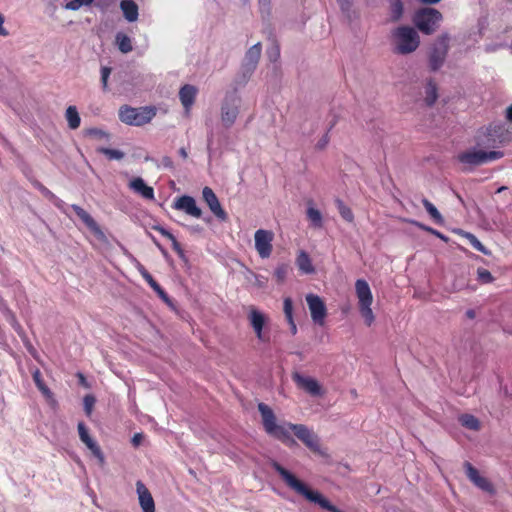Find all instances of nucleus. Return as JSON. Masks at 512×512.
Listing matches in <instances>:
<instances>
[{
    "label": "nucleus",
    "mask_w": 512,
    "mask_h": 512,
    "mask_svg": "<svg viewBox=\"0 0 512 512\" xmlns=\"http://www.w3.org/2000/svg\"><path fill=\"white\" fill-rule=\"evenodd\" d=\"M274 470L280 475L285 484L297 494L303 496L307 501L319 505L330 512H342L332 505L319 491L311 489L307 484L298 479L293 473L285 469L279 463L272 464Z\"/></svg>",
    "instance_id": "1"
},
{
    "label": "nucleus",
    "mask_w": 512,
    "mask_h": 512,
    "mask_svg": "<svg viewBox=\"0 0 512 512\" xmlns=\"http://www.w3.org/2000/svg\"><path fill=\"white\" fill-rule=\"evenodd\" d=\"M258 410L261 414L262 424L267 434L288 446H292L296 443L294 438L289 436V422L278 421L273 410L264 403L258 404Z\"/></svg>",
    "instance_id": "2"
},
{
    "label": "nucleus",
    "mask_w": 512,
    "mask_h": 512,
    "mask_svg": "<svg viewBox=\"0 0 512 512\" xmlns=\"http://www.w3.org/2000/svg\"><path fill=\"white\" fill-rule=\"evenodd\" d=\"M391 38L394 51L401 55L414 52L420 44L417 31L409 26L397 27L392 31Z\"/></svg>",
    "instance_id": "3"
},
{
    "label": "nucleus",
    "mask_w": 512,
    "mask_h": 512,
    "mask_svg": "<svg viewBox=\"0 0 512 512\" xmlns=\"http://www.w3.org/2000/svg\"><path fill=\"white\" fill-rule=\"evenodd\" d=\"M355 294L358 301V310L363 318L364 324L370 327L375 322V314L372 310L374 297L368 282L358 279L355 282Z\"/></svg>",
    "instance_id": "4"
},
{
    "label": "nucleus",
    "mask_w": 512,
    "mask_h": 512,
    "mask_svg": "<svg viewBox=\"0 0 512 512\" xmlns=\"http://www.w3.org/2000/svg\"><path fill=\"white\" fill-rule=\"evenodd\" d=\"M156 115L153 107L133 108L123 106L119 109V119L127 125L141 126L149 123Z\"/></svg>",
    "instance_id": "5"
},
{
    "label": "nucleus",
    "mask_w": 512,
    "mask_h": 512,
    "mask_svg": "<svg viewBox=\"0 0 512 512\" xmlns=\"http://www.w3.org/2000/svg\"><path fill=\"white\" fill-rule=\"evenodd\" d=\"M441 21L442 14L434 8H423L414 16V23L417 28L428 35L439 27Z\"/></svg>",
    "instance_id": "6"
},
{
    "label": "nucleus",
    "mask_w": 512,
    "mask_h": 512,
    "mask_svg": "<svg viewBox=\"0 0 512 512\" xmlns=\"http://www.w3.org/2000/svg\"><path fill=\"white\" fill-rule=\"evenodd\" d=\"M503 153L500 151L485 152L478 148L468 149L458 155L460 163L469 166H477L490 161L500 159Z\"/></svg>",
    "instance_id": "7"
},
{
    "label": "nucleus",
    "mask_w": 512,
    "mask_h": 512,
    "mask_svg": "<svg viewBox=\"0 0 512 512\" xmlns=\"http://www.w3.org/2000/svg\"><path fill=\"white\" fill-rule=\"evenodd\" d=\"M292 434L302 441L312 452L322 456L326 454L320 444L318 436L305 425L290 423L289 436H292Z\"/></svg>",
    "instance_id": "8"
},
{
    "label": "nucleus",
    "mask_w": 512,
    "mask_h": 512,
    "mask_svg": "<svg viewBox=\"0 0 512 512\" xmlns=\"http://www.w3.org/2000/svg\"><path fill=\"white\" fill-rule=\"evenodd\" d=\"M240 99L235 95H227L221 104L220 121L224 128L228 129L234 125L239 115Z\"/></svg>",
    "instance_id": "9"
},
{
    "label": "nucleus",
    "mask_w": 512,
    "mask_h": 512,
    "mask_svg": "<svg viewBox=\"0 0 512 512\" xmlns=\"http://www.w3.org/2000/svg\"><path fill=\"white\" fill-rule=\"evenodd\" d=\"M248 320L257 339L262 343H268L270 341V334L266 330V326L269 323L268 315L255 307H250Z\"/></svg>",
    "instance_id": "10"
},
{
    "label": "nucleus",
    "mask_w": 512,
    "mask_h": 512,
    "mask_svg": "<svg viewBox=\"0 0 512 512\" xmlns=\"http://www.w3.org/2000/svg\"><path fill=\"white\" fill-rule=\"evenodd\" d=\"M274 232L258 229L254 233V248L261 259H268L273 252Z\"/></svg>",
    "instance_id": "11"
},
{
    "label": "nucleus",
    "mask_w": 512,
    "mask_h": 512,
    "mask_svg": "<svg viewBox=\"0 0 512 512\" xmlns=\"http://www.w3.org/2000/svg\"><path fill=\"white\" fill-rule=\"evenodd\" d=\"M305 300L313 323L318 326H323L328 314L327 307L323 299L316 294L309 293L305 296Z\"/></svg>",
    "instance_id": "12"
},
{
    "label": "nucleus",
    "mask_w": 512,
    "mask_h": 512,
    "mask_svg": "<svg viewBox=\"0 0 512 512\" xmlns=\"http://www.w3.org/2000/svg\"><path fill=\"white\" fill-rule=\"evenodd\" d=\"M293 380L298 388L302 389L310 396L322 397L325 394L323 386L319 383L318 380L311 376H305L299 373H295L293 375Z\"/></svg>",
    "instance_id": "13"
},
{
    "label": "nucleus",
    "mask_w": 512,
    "mask_h": 512,
    "mask_svg": "<svg viewBox=\"0 0 512 512\" xmlns=\"http://www.w3.org/2000/svg\"><path fill=\"white\" fill-rule=\"evenodd\" d=\"M449 38L447 35H442L434 42L430 51V65L432 69H438L446 56L448 51Z\"/></svg>",
    "instance_id": "14"
},
{
    "label": "nucleus",
    "mask_w": 512,
    "mask_h": 512,
    "mask_svg": "<svg viewBox=\"0 0 512 512\" xmlns=\"http://www.w3.org/2000/svg\"><path fill=\"white\" fill-rule=\"evenodd\" d=\"M464 468L468 479L480 490L493 495L495 488L493 484L485 476L481 475L480 472L473 467L469 462L464 463Z\"/></svg>",
    "instance_id": "15"
},
{
    "label": "nucleus",
    "mask_w": 512,
    "mask_h": 512,
    "mask_svg": "<svg viewBox=\"0 0 512 512\" xmlns=\"http://www.w3.org/2000/svg\"><path fill=\"white\" fill-rule=\"evenodd\" d=\"M71 208L76 213V215L81 219V221L86 225V227L90 230V232L94 235L97 241L106 243V236L97 224V222L91 217V215L86 212L83 208L78 205H71Z\"/></svg>",
    "instance_id": "16"
},
{
    "label": "nucleus",
    "mask_w": 512,
    "mask_h": 512,
    "mask_svg": "<svg viewBox=\"0 0 512 512\" xmlns=\"http://www.w3.org/2000/svg\"><path fill=\"white\" fill-rule=\"evenodd\" d=\"M77 428L80 440L86 445V447L90 450L92 455L98 460L99 464L104 465V454L99 445L96 443V441L89 435L88 429L86 428L84 423L79 422Z\"/></svg>",
    "instance_id": "17"
},
{
    "label": "nucleus",
    "mask_w": 512,
    "mask_h": 512,
    "mask_svg": "<svg viewBox=\"0 0 512 512\" xmlns=\"http://www.w3.org/2000/svg\"><path fill=\"white\" fill-rule=\"evenodd\" d=\"M172 207L194 218H200L202 216V210L197 206L196 200L188 195L176 198Z\"/></svg>",
    "instance_id": "18"
},
{
    "label": "nucleus",
    "mask_w": 512,
    "mask_h": 512,
    "mask_svg": "<svg viewBox=\"0 0 512 512\" xmlns=\"http://www.w3.org/2000/svg\"><path fill=\"white\" fill-rule=\"evenodd\" d=\"M202 196L204 201L207 203L211 212L220 220H226L227 214L223 210L216 194L210 187H204L202 190Z\"/></svg>",
    "instance_id": "19"
},
{
    "label": "nucleus",
    "mask_w": 512,
    "mask_h": 512,
    "mask_svg": "<svg viewBox=\"0 0 512 512\" xmlns=\"http://www.w3.org/2000/svg\"><path fill=\"white\" fill-rule=\"evenodd\" d=\"M136 492L143 512H155L154 499L148 488L141 481L136 482Z\"/></svg>",
    "instance_id": "20"
},
{
    "label": "nucleus",
    "mask_w": 512,
    "mask_h": 512,
    "mask_svg": "<svg viewBox=\"0 0 512 512\" xmlns=\"http://www.w3.org/2000/svg\"><path fill=\"white\" fill-rule=\"evenodd\" d=\"M198 89L190 84H186L181 87L179 91V100L184 108L186 115H189L192 106L195 103Z\"/></svg>",
    "instance_id": "21"
},
{
    "label": "nucleus",
    "mask_w": 512,
    "mask_h": 512,
    "mask_svg": "<svg viewBox=\"0 0 512 512\" xmlns=\"http://www.w3.org/2000/svg\"><path fill=\"white\" fill-rule=\"evenodd\" d=\"M129 188L146 200H154V189L148 186L141 177H134L128 184Z\"/></svg>",
    "instance_id": "22"
},
{
    "label": "nucleus",
    "mask_w": 512,
    "mask_h": 512,
    "mask_svg": "<svg viewBox=\"0 0 512 512\" xmlns=\"http://www.w3.org/2000/svg\"><path fill=\"white\" fill-rule=\"evenodd\" d=\"M261 56V44L257 43L250 47L248 51L246 52L243 66L247 71L252 72Z\"/></svg>",
    "instance_id": "23"
},
{
    "label": "nucleus",
    "mask_w": 512,
    "mask_h": 512,
    "mask_svg": "<svg viewBox=\"0 0 512 512\" xmlns=\"http://www.w3.org/2000/svg\"><path fill=\"white\" fill-rule=\"evenodd\" d=\"M120 8L124 15V18L128 22H135L139 16V8L134 0H122L120 2Z\"/></svg>",
    "instance_id": "24"
},
{
    "label": "nucleus",
    "mask_w": 512,
    "mask_h": 512,
    "mask_svg": "<svg viewBox=\"0 0 512 512\" xmlns=\"http://www.w3.org/2000/svg\"><path fill=\"white\" fill-rule=\"evenodd\" d=\"M142 277L148 282V284L150 285V287L158 294V296L166 303H170V299L168 297V295L165 293V291L160 287V285L153 279V277L151 276V274L149 272H147L146 269H144L143 267H141L139 269Z\"/></svg>",
    "instance_id": "25"
},
{
    "label": "nucleus",
    "mask_w": 512,
    "mask_h": 512,
    "mask_svg": "<svg viewBox=\"0 0 512 512\" xmlns=\"http://www.w3.org/2000/svg\"><path fill=\"white\" fill-rule=\"evenodd\" d=\"M115 44L123 54H128L133 50L132 38L123 32H118L116 34Z\"/></svg>",
    "instance_id": "26"
},
{
    "label": "nucleus",
    "mask_w": 512,
    "mask_h": 512,
    "mask_svg": "<svg viewBox=\"0 0 512 512\" xmlns=\"http://www.w3.org/2000/svg\"><path fill=\"white\" fill-rule=\"evenodd\" d=\"M296 264L299 270L304 274H312L314 272L312 261L305 251L299 252L296 259Z\"/></svg>",
    "instance_id": "27"
},
{
    "label": "nucleus",
    "mask_w": 512,
    "mask_h": 512,
    "mask_svg": "<svg viewBox=\"0 0 512 512\" xmlns=\"http://www.w3.org/2000/svg\"><path fill=\"white\" fill-rule=\"evenodd\" d=\"M65 118L70 129H77L80 126L81 118L75 106H69L65 112Z\"/></svg>",
    "instance_id": "28"
},
{
    "label": "nucleus",
    "mask_w": 512,
    "mask_h": 512,
    "mask_svg": "<svg viewBox=\"0 0 512 512\" xmlns=\"http://www.w3.org/2000/svg\"><path fill=\"white\" fill-rule=\"evenodd\" d=\"M459 422L467 429L478 431L480 429L479 420L471 414H463L459 417Z\"/></svg>",
    "instance_id": "29"
},
{
    "label": "nucleus",
    "mask_w": 512,
    "mask_h": 512,
    "mask_svg": "<svg viewBox=\"0 0 512 512\" xmlns=\"http://www.w3.org/2000/svg\"><path fill=\"white\" fill-rule=\"evenodd\" d=\"M86 136L91 138L92 140L99 142H108L110 140V134L99 128H90L86 130Z\"/></svg>",
    "instance_id": "30"
},
{
    "label": "nucleus",
    "mask_w": 512,
    "mask_h": 512,
    "mask_svg": "<svg viewBox=\"0 0 512 512\" xmlns=\"http://www.w3.org/2000/svg\"><path fill=\"white\" fill-rule=\"evenodd\" d=\"M32 376H33L35 385L41 391V393L47 398H50V397L52 398L53 394L50 391V389L45 385V383L42 379V376H41V372L38 369H36L35 371H33Z\"/></svg>",
    "instance_id": "31"
},
{
    "label": "nucleus",
    "mask_w": 512,
    "mask_h": 512,
    "mask_svg": "<svg viewBox=\"0 0 512 512\" xmlns=\"http://www.w3.org/2000/svg\"><path fill=\"white\" fill-rule=\"evenodd\" d=\"M307 218L315 228H321L323 225L321 212L313 206L307 208Z\"/></svg>",
    "instance_id": "32"
},
{
    "label": "nucleus",
    "mask_w": 512,
    "mask_h": 512,
    "mask_svg": "<svg viewBox=\"0 0 512 512\" xmlns=\"http://www.w3.org/2000/svg\"><path fill=\"white\" fill-rule=\"evenodd\" d=\"M459 234H461L463 237H465L469 243L473 246L474 249L477 251L482 252L485 255L489 254V251L483 246V244L477 239V237L469 232L460 231Z\"/></svg>",
    "instance_id": "33"
},
{
    "label": "nucleus",
    "mask_w": 512,
    "mask_h": 512,
    "mask_svg": "<svg viewBox=\"0 0 512 512\" xmlns=\"http://www.w3.org/2000/svg\"><path fill=\"white\" fill-rule=\"evenodd\" d=\"M423 205L427 211V213L431 216V218L438 224L443 223V217L437 208L427 199H423Z\"/></svg>",
    "instance_id": "34"
},
{
    "label": "nucleus",
    "mask_w": 512,
    "mask_h": 512,
    "mask_svg": "<svg viewBox=\"0 0 512 512\" xmlns=\"http://www.w3.org/2000/svg\"><path fill=\"white\" fill-rule=\"evenodd\" d=\"M437 99V88L431 81L425 87V101L428 105L434 104Z\"/></svg>",
    "instance_id": "35"
},
{
    "label": "nucleus",
    "mask_w": 512,
    "mask_h": 512,
    "mask_svg": "<svg viewBox=\"0 0 512 512\" xmlns=\"http://www.w3.org/2000/svg\"><path fill=\"white\" fill-rule=\"evenodd\" d=\"M98 152L104 154L110 160H121L124 157V153L117 149H109V148H98Z\"/></svg>",
    "instance_id": "36"
},
{
    "label": "nucleus",
    "mask_w": 512,
    "mask_h": 512,
    "mask_svg": "<svg viewBox=\"0 0 512 512\" xmlns=\"http://www.w3.org/2000/svg\"><path fill=\"white\" fill-rule=\"evenodd\" d=\"M338 211L342 218L348 222H352L354 215L349 207H347L341 200L336 201Z\"/></svg>",
    "instance_id": "37"
},
{
    "label": "nucleus",
    "mask_w": 512,
    "mask_h": 512,
    "mask_svg": "<svg viewBox=\"0 0 512 512\" xmlns=\"http://www.w3.org/2000/svg\"><path fill=\"white\" fill-rule=\"evenodd\" d=\"M94 0H71L64 5L66 10L77 11L83 6H89Z\"/></svg>",
    "instance_id": "38"
},
{
    "label": "nucleus",
    "mask_w": 512,
    "mask_h": 512,
    "mask_svg": "<svg viewBox=\"0 0 512 512\" xmlns=\"http://www.w3.org/2000/svg\"><path fill=\"white\" fill-rule=\"evenodd\" d=\"M477 280L482 284H488L494 281L492 274L485 268L477 269Z\"/></svg>",
    "instance_id": "39"
},
{
    "label": "nucleus",
    "mask_w": 512,
    "mask_h": 512,
    "mask_svg": "<svg viewBox=\"0 0 512 512\" xmlns=\"http://www.w3.org/2000/svg\"><path fill=\"white\" fill-rule=\"evenodd\" d=\"M288 273V266L286 264H280L274 271V276L278 282H283Z\"/></svg>",
    "instance_id": "40"
},
{
    "label": "nucleus",
    "mask_w": 512,
    "mask_h": 512,
    "mask_svg": "<svg viewBox=\"0 0 512 512\" xmlns=\"http://www.w3.org/2000/svg\"><path fill=\"white\" fill-rule=\"evenodd\" d=\"M96 399L92 395H86L83 399L84 410L87 416H90L93 411Z\"/></svg>",
    "instance_id": "41"
},
{
    "label": "nucleus",
    "mask_w": 512,
    "mask_h": 512,
    "mask_svg": "<svg viewBox=\"0 0 512 512\" xmlns=\"http://www.w3.org/2000/svg\"><path fill=\"white\" fill-rule=\"evenodd\" d=\"M283 311H284L286 320L294 319L293 318V302H292L291 298L287 297L284 299Z\"/></svg>",
    "instance_id": "42"
},
{
    "label": "nucleus",
    "mask_w": 512,
    "mask_h": 512,
    "mask_svg": "<svg viewBox=\"0 0 512 512\" xmlns=\"http://www.w3.org/2000/svg\"><path fill=\"white\" fill-rule=\"evenodd\" d=\"M110 74H111L110 67H102L101 68V82H102L104 89L107 88L108 78H109Z\"/></svg>",
    "instance_id": "43"
},
{
    "label": "nucleus",
    "mask_w": 512,
    "mask_h": 512,
    "mask_svg": "<svg viewBox=\"0 0 512 512\" xmlns=\"http://www.w3.org/2000/svg\"><path fill=\"white\" fill-rule=\"evenodd\" d=\"M253 278H254V284L260 288H263L265 287L266 283H267V278L262 276V275H258V274H253Z\"/></svg>",
    "instance_id": "44"
},
{
    "label": "nucleus",
    "mask_w": 512,
    "mask_h": 512,
    "mask_svg": "<svg viewBox=\"0 0 512 512\" xmlns=\"http://www.w3.org/2000/svg\"><path fill=\"white\" fill-rule=\"evenodd\" d=\"M328 142H329V136H328V134L326 133V134H324V135L320 138V140L317 142L316 147H317L318 149H324V148L327 146Z\"/></svg>",
    "instance_id": "45"
},
{
    "label": "nucleus",
    "mask_w": 512,
    "mask_h": 512,
    "mask_svg": "<svg viewBox=\"0 0 512 512\" xmlns=\"http://www.w3.org/2000/svg\"><path fill=\"white\" fill-rule=\"evenodd\" d=\"M4 22H5V18L4 16L0 13V35L1 36H8L9 35V32L7 31V29L4 27Z\"/></svg>",
    "instance_id": "46"
},
{
    "label": "nucleus",
    "mask_w": 512,
    "mask_h": 512,
    "mask_svg": "<svg viewBox=\"0 0 512 512\" xmlns=\"http://www.w3.org/2000/svg\"><path fill=\"white\" fill-rule=\"evenodd\" d=\"M143 438H144V436L141 433L134 434V436L132 437V444L135 447L139 446L142 443Z\"/></svg>",
    "instance_id": "47"
},
{
    "label": "nucleus",
    "mask_w": 512,
    "mask_h": 512,
    "mask_svg": "<svg viewBox=\"0 0 512 512\" xmlns=\"http://www.w3.org/2000/svg\"><path fill=\"white\" fill-rule=\"evenodd\" d=\"M351 1H352V0H338V2H339V4H340L341 9H342L344 12H347V11L350 9Z\"/></svg>",
    "instance_id": "48"
},
{
    "label": "nucleus",
    "mask_w": 512,
    "mask_h": 512,
    "mask_svg": "<svg viewBox=\"0 0 512 512\" xmlns=\"http://www.w3.org/2000/svg\"><path fill=\"white\" fill-rule=\"evenodd\" d=\"M393 10H394V13L396 14L395 17L398 18L402 12V4L397 1L393 4Z\"/></svg>",
    "instance_id": "49"
},
{
    "label": "nucleus",
    "mask_w": 512,
    "mask_h": 512,
    "mask_svg": "<svg viewBox=\"0 0 512 512\" xmlns=\"http://www.w3.org/2000/svg\"><path fill=\"white\" fill-rule=\"evenodd\" d=\"M172 243V248L177 252V253H182V249H181V246L180 244L178 243V241L176 240V238L173 236L172 239H169Z\"/></svg>",
    "instance_id": "50"
},
{
    "label": "nucleus",
    "mask_w": 512,
    "mask_h": 512,
    "mask_svg": "<svg viewBox=\"0 0 512 512\" xmlns=\"http://www.w3.org/2000/svg\"><path fill=\"white\" fill-rule=\"evenodd\" d=\"M51 196H52V198L54 199V203H55V205H56L57 207H59L60 209H62L64 212H66L65 207H64L65 205H64L63 201H61L60 199L56 198V197H55L54 195H52V194H51Z\"/></svg>",
    "instance_id": "51"
},
{
    "label": "nucleus",
    "mask_w": 512,
    "mask_h": 512,
    "mask_svg": "<svg viewBox=\"0 0 512 512\" xmlns=\"http://www.w3.org/2000/svg\"><path fill=\"white\" fill-rule=\"evenodd\" d=\"M289 326H290V331L293 335H295L297 333V326H296V323L294 321V319H291V320H287Z\"/></svg>",
    "instance_id": "52"
},
{
    "label": "nucleus",
    "mask_w": 512,
    "mask_h": 512,
    "mask_svg": "<svg viewBox=\"0 0 512 512\" xmlns=\"http://www.w3.org/2000/svg\"><path fill=\"white\" fill-rule=\"evenodd\" d=\"M163 236H165L167 239H172L173 235L167 231L166 229L159 227L156 228Z\"/></svg>",
    "instance_id": "53"
},
{
    "label": "nucleus",
    "mask_w": 512,
    "mask_h": 512,
    "mask_svg": "<svg viewBox=\"0 0 512 512\" xmlns=\"http://www.w3.org/2000/svg\"><path fill=\"white\" fill-rule=\"evenodd\" d=\"M429 232L435 236H437L438 238L444 240V241H447V238L442 234L440 233L439 231L435 230V229H429Z\"/></svg>",
    "instance_id": "54"
},
{
    "label": "nucleus",
    "mask_w": 512,
    "mask_h": 512,
    "mask_svg": "<svg viewBox=\"0 0 512 512\" xmlns=\"http://www.w3.org/2000/svg\"><path fill=\"white\" fill-rule=\"evenodd\" d=\"M506 117L508 120L512 121V105L507 108Z\"/></svg>",
    "instance_id": "55"
},
{
    "label": "nucleus",
    "mask_w": 512,
    "mask_h": 512,
    "mask_svg": "<svg viewBox=\"0 0 512 512\" xmlns=\"http://www.w3.org/2000/svg\"><path fill=\"white\" fill-rule=\"evenodd\" d=\"M440 0H421V2L423 3H428V4H435V3H438Z\"/></svg>",
    "instance_id": "56"
},
{
    "label": "nucleus",
    "mask_w": 512,
    "mask_h": 512,
    "mask_svg": "<svg viewBox=\"0 0 512 512\" xmlns=\"http://www.w3.org/2000/svg\"><path fill=\"white\" fill-rule=\"evenodd\" d=\"M179 153H180V155H181L183 158H186V157H187V152H186V150H185L184 148H181V149L179 150Z\"/></svg>",
    "instance_id": "57"
},
{
    "label": "nucleus",
    "mask_w": 512,
    "mask_h": 512,
    "mask_svg": "<svg viewBox=\"0 0 512 512\" xmlns=\"http://www.w3.org/2000/svg\"><path fill=\"white\" fill-rule=\"evenodd\" d=\"M418 226H419L420 228H422V229H424V230L428 231V232H429V229H431L430 227H426V226L421 225V224H418Z\"/></svg>",
    "instance_id": "58"
},
{
    "label": "nucleus",
    "mask_w": 512,
    "mask_h": 512,
    "mask_svg": "<svg viewBox=\"0 0 512 512\" xmlns=\"http://www.w3.org/2000/svg\"><path fill=\"white\" fill-rule=\"evenodd\" d=\"M279 55L278 50H275L274 56L277 57Z\"/></svg>",
    "instance_id": "59"
},
{
    "label": "nucleus",
    "mask_w": 512,
    "mask_h": 512,
    "mask_svg": "<svg viewBox=\"0 0 512 512\" xmlns=\"http://www.w3.org/2000/svg\"><path fill=\"white\" fill-rule=\"evenodd\" d=\"M81 383H84V377L80 375Z\"/></svg>",
    "instance_id": "60"
},
{
    "label": "nucleus",
    "mask_w": 512,
    "mask_h": 512,
    "mask_svg": "<svg viewBox=\"0 0 512 512\" xmlns=\"http://www.w3.org/2000/svg\"><path fill=\"white\" fill-rule=\"evenodd\" d=\"M259 1H260V2H262V3H266V2H268L269 0H259Z\"/></svg>",
    "instance_id": "61"
}]
</instances>
